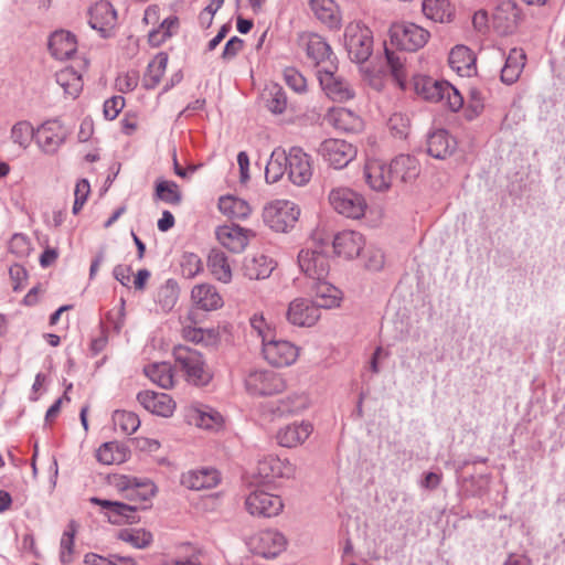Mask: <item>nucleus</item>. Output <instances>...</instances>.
I'll return each instance as SVG.
<instances>
[{"label": "nucleus", "instance_id": "obj_41", "mask_svg": "<svg viewBox=\"0 0 565 565\" xmlns=\"http://www.w3.org/2000/svg\"><path fill=\"white\" fill-rule=\"evenodd\" d=\"M180 28V20L177 15L163 19L148 33V43L151 47H159L171 39Z\"/></svg>", "mask_w": 565, "mask_h": 565}, {"label": "nucleus", "instance_id": "obj_13", "mask_svg": "<svg viewBox=\"0 0 565 565\" xmlns=\"http://www.w3.org/2000/svg\"><path fill=\"white\" fill-rule=\"evenodd\" d=\"M321 318V308L312 300L307 298H296L288 305L286 319L299 328H311Z\"/></svg>", "mask_w": 565, "mask_h": 565}, {"label": "nucleus", "instance_id": "obj_7", "mask_svg": "<svg viewBox=\"0 0 565 565\" xmlns=\"http://www.w3.org/2000/svg\"><path fill=\"white\" fill-rule=\"evenodd\" d=\"M318 153L322 160L333 169H343L358 156V148L340 138H328L323 140Z\"/></svg>", "mask_w": 565, "mask_h": 565}, {"label": "nucleus", "instance_id": "obj_19", "mask_svg": "<svg viewBox=\"0 0 565 565\" xmlns=\"http://www.w3.org/2000/svg\"><path fill=\"white\" fill-rule=\"evenodd\" d=\"M296 465L287 458L266 455L257 463V475L265 480L290 479L296 476Z\"/></svg>", "mask_w": 565, "mask_h": 565}, {"label": "nucleus", "instance_id": "obj_36", "mask_svg": "<svg viewBox=\"0 0 565 565\" xmlns=\"http://www.w3.org/2000/svg\"><path fill=\"white\" fill-rule=\"evenodd\" d=\"M275 267L276 262L273 258L258 254L244 259L243 273L249 279H266Z\"/></svg>", "mask_w": 565, "mask_h": 565}, {"label": "nucleus", "instance_id": "obj_56", "mask_svg": "<svg viewBox=\"0 0 565 565\" xmlns=\"http://www.w3.org/2000/svg\"><path fill=\"white\" fill-rule=\"evenodd\" d=\"M156 195L161 201L169 204H179L181 202V192L178 185L171 181H160L156 186Z\"/></svg>", "mask_w": 565, "mask_h": 565}, {"label": "nucleus", "instance_id": "obj_18", "mask_svg": "<svg viewBox=\"0 0 565 565\" xmlns=\"http://www.w3.org/2000/svg\"><path fill=\"white\" fill-rule=\"evenodd\" d=\"M188 422L198 428L218 431L224 426L222 414L209 405L193 403L186 407Z\"/></svg>", "mask_w": 565, "mask_h": 565}, {"label": "nucleus", "instance_id": "obj_40", "mask_svg": "<svg viewBox=\"0 0 565 565\" xmlns=\"http://www.w3.org/2000/svg\"><path fill=\"white\" fill-rule=\"evenodd\" d=\"M525 61L526 55L522 49H512L501 70V81L508 85L515 83L524 68Z\"/></svg>", "mask_w": 565, "mask_h": 565}, {"label": "nucleus", "instance_id": "obj_22", "mask_svg": "<svg viewBox=\"0 0 565 565\" xmlns=\"http://www.w3.org/2000/svg\"><path fill=\"white\" fill-rule=\"evenodd\" d=\"M364 178L367 185L379 192L391 188L393 173L390 164L375 158H369L364 166Z\"/></svg>", "mask_w": 565, "mask_h": 565}, {"label": "nucleus", "instance_id": "obj_4", "mask_svg": "<svg viewBox=\"0 0 565 565\" xmlns=\"http://www.w3.org/2000/svg\"><path fill=\"white\" fill-rule=\"evenodd\" d=\"M418 95L430 102H444L452 111H458L463 105L459 90L447 82L434 81L429 77H418L415 81Z\"/></svg>", "mask_w": 565, "mask_h": 565}, {"label": "nucleus", "instance_id": "obj_58", "mask_svg": "<svg viewBox=\"0 0 565 565\" xmlns=\"http://www.w3.org/2000/svg\"><path fill=\"white\" fill-rule=\"evenodd\" d=\"M90 194V184L86 179L77 181L74 190L73 213L78 214Z\"/></svg>", "mask_w": 565, "mask_h": 565}, {"label": "nucleus", "instance_id": "obj_2", "mask_svg": "<svg viewBox=\"0 0 565 565\" xmlns=\"http://www.w3.org/2000/svg\"><path fill=\"white\" fill-rule=\"evenodd\" d=\"M173 356L175 365L184 373L189 383L204 386L212 380V373L199 351L185 345H177L173 349Z\"/></svg>", "mask_w": 565, "mask_h": 565}, {"label": "nucleus", "instance_id": "obj_21", "mask_svg": "<svg viewBox=\"0 0 565 565\" xmlns=\"http://www.w3.org/2000/svg\"><path fill=\"white\" fill-rule=\"evenodd\" d=\"M326 120L334 129L347 134H359L364 129L363 118L345 107H333L326 114Z\"/></svg>", "mask_w": 565, "mask_h": 565}, {"label": "nucleus", "instance_id": "obj_38", "mask_svg": "<svg viewBox=\"0 0 565 565\" xmlns=\"http://www.w3.org/2000/svg\"><path fill=\"white\" fill-rule=\"evenodd\" d=\"M300 43L306 49L307 56L316 64L329 58L331 49L324 39L316 33H303Z\"/></svg>", "mask_w": 565, "mask_h": 565}, {"label": "nucleus", "instance_id": "obj_15", "mask_svg": "<svg viewBox=\"0 0 565 565\" xmlns=\"http://www.w3.org/2000/svg\"><path fill=\"white\" fill-rule=\"evenodd\" d=\"M254 236L253 230L233 223L220 225L215 228L216 241L231 253L238 254L245 250Z\"/></svg>", "mask_w": 565, "mask_h": 565}, {"label": "nucleus", "instance_id": "obj_60", "mask_svg": "<svg viewBox=\"0 0 565 565\" xmlns=\"http://www.w3.org/2000/svg\"><path fill=\"white\" fill-rule=\"evenodd\" d=\"M139 83V73L135 70L119 74L116 78V87L121 93L134 90Z\"/></svg>", "mask_w": 565, "mask_h": 565}, {"label": "nucleus", "instance_id": "obj_3", "mask_svg": "<svg viewBox=\"0 0 565 565\" xmlns=\"http://www.w3.org/2000/svg\"><path fill=\"white\" fill-rule=\"evenodd\" d=\"M343 44L353 62L363 63L372 55L373 33L361 21H352L344 29Z\"/></svg>", "mask_w": 565, "mask_h": 565}, {"label": "nucleus", "instance_id": "obj_48", "mask_svg": "<svg viewBox=\"0 0 565 565\" xmlns=\"http://www.w3.org/2000/svg\"><path fill=\"white\" fill-rule=\"evenodd\" d=\"M287 169V154L285 150L275 149L266 164L265 179L268 183L278 182Z\"/></svg>", "mask_w": 565, "mask_h": 565}, {"label": "nucleus", "instance_id": "obj_1", "mask_svg": "<svg viewBox=\"0 0 565 565\" xmlns=\"http://www.w3.org/2000/svg\"><path fill=\"white\" fill-rule=\"evenodd\" d=\"M327 201L334 213L345 218L360 220L367 210V202L364 195L345 185L331 188L328 192Z\"/></svg>", "mask_w": 565, "mask_h": 565}, {"label": "nucleus", "instance_id": "obj_17", "mask_svg": "<svg viewBox=\"0 0 565 565\" xmlns=\"http://www.w3.org/2000/svg\"><path fill=\"white\" fill-rule=\"evenodd\" d=\"M138 403L152 415L170 418L177 409V403L171 395L151 390H145L137 394Z\"/></svg>", "mask_w": 565, "mask_h": 565}, {"label": "nucleus", "instance_id": "obj_42", "mask_svg": "<svg viewBox=\"0 0 565 565\" xmlns=\"http://www.w3.org/2000/svg\"><path fill=\"white\" fill-rule=\"evenodd\" d=\"M426 18L440 23L450 22L455 9L448 0H424L422 4Z\"/></svg>", "mask_w": 565, "mask_h": 565}, {"label": "nucleus", "instance_id": "obj_39", "mask_svg": "<svg viewBox=\"0 0 565 565\" xmlns=\"http://www.w3.org/2000/svg\"><path fill=\"white\" fill-rule=\"evenodd\" d=\"M309 4L317 19L331 29H339L341 13L334 0H310Z\"/></svg>", "mask_w": 565, "mask_h": 565}, {"label": "nucleus", "instance_id": "obj_14", "mask_svg": "<svg viewBox=\"0 0 565 565\" xmlns=\"http://www.w3.org/2000/svg\"><path fill=\"white\" fill-rule=\"evenodd\" d=\"M286 154L289 180L297 186L308 184L313 174L311 157L299 147L290 148Z\"/></svg>", "mask_w": 565, "mask_h": 565}, {"label": "nucleus", "instance_id": "obj_59", "mask_svg": "<svg viewBox=\"0 0 565 565\" xmlns=\"http://www.w3.org/2000/svg\"><path fill=\"white\" fill-rule=\"evenodd\" d=\"M284 79L285 83L297 93H302L307 88L306 78L294 67L285 68Z\"/></svg>", "mask_w": 565, "mask_h": 565}, {"label": "nucleus", "instance_id": "obj_61", "mask_svg": "<svg viewBox=\"0 0 565 565\" xmlns=\"http://www.w3.org/2000/svg\"><path fill=\"white\" fill-rule=\"evenodd\" d=\"M268 109L274 114H282L287 106V98L280 88L275 87L274 92H269L266 99Z\"/></svg>", "mask_w": 565, "mask_h": 565}, {"label": "nucleus", "instance_id": "obj_16", "mask_svg": "<svg viewBox=\"0 0 565 565\" xmlns=\"http://www.w3.org/2000/svg\"><path fill=\"white\" fill-rule=\"evenodd\" d=\"M89 502L100 507L104 510V516L111 524H131L138 522L139 520L136 507H131L129 503L125 501L104 500L97 497H92L89 499Z\"/></svg>", "mask_w": 565, "mask_h": 565}, {"label": "nucleus", "instance_id": "obj_57", "mask_svg": "<svg viewBox=\"0 0 565 565\" xmlns=\"http://www.w3.org/2000/svg\"><path fill=\"white\" fill-rule=\"evenodd\" d=\"M76 533V525L74 522H71L67 529L64 531L61 539V552L60 558L64 564L71 563L73 559V551H74V536Z\"/></svg>", "mask_w": 565, "mask_h": 565}, {"label": "nucleus", "instance_id": "obj_53", "mask_svg": "<svg viewBox=\"0 0 565 565\" xmlns=\"http://www.w3.org/2000/svg\"><path fill=\"white\" fill-rule=\"evenodd\" d=\"M250 327L262 340V345L277 337L276 328L268 322L262 313H255L250 318Z\"/></svg>", "mask_w": 565, "mask_h": 565}, {"label": "nucleus", "instance_id": "obj_64", "mask_svg": "<svg viewBox=\"0 0 565 565\" xmlns=\"http://www.w3.org/2000/svg\"><path fill=\"white\" fill-rule=\"evenodd\" d=\"M125 107V98L121 96H113L104 103V116L108 120L117 118Z\"/></svg>", "mask_w": 565, "mask_h": 565}, {"label": "nucleus", "instance_id": "obj_6", "mask_svg": "<svg viewBox=\"0 0 565 565\" xmlns=\"http://www.w3.org/2000/svg\"><path fill=\"white\" fill-rule=\"evenodd\" d=\"M430 33L413 22H396L390 28L391 44L408 52L423 49L429 41Z\"/></svg>", "mask_w": 565, "mask_h": 565}, {"label": "nucleus", "instance_id": "obj_33", "mask_svg": "<svg viewBox=\"0 0 565 565\" xmlns=\"http://www.w3.org/2000/svg\"><path fill=\"white\" fill-rule=\"evenodd\" d=\"M448 63L460 76H471L476 72L475 53L465 45H457L450 51Z\"/></svg>", "mask_w": 565, "mask_h": 565}, {"label": "nucleus", "instance_id": "obj_50", "mask_svg": "<svg viewBox=\"0 0 565 565\" xmlns=\"http://www.w3.org/2000/svg\"><path fill=\"white\" fill-rule=\"evenodd\" d=\"M118 539L136 548H147L153 542V535L145 529H124L119 531Z\"/></svg>", "mask_w": 565, "mask_h": 565}, {"label": "nucleus", "instance_id": "obj_24", "mask_svg": "<svg viewBox=\"0 0 565 565\" xmlns=\"http://www.w3.org/2000/svg\"><path fill=\"white\" fill-rule=\"evenodd\" d=\"M312 431L313 426L310 422H294L278 429L276 440L281 447L295 448L302 445Z\"/></svg>", "mask_w": 565, "mask_h": 565}, {"label": "nucleus", "instance_id": "obj_28", "mask_svg": "<svg viewBox=\"0 0 565 565\" xmlns=\"http://www.w3.org/2000/svg\"><path fill=\"white\" fill-rule=\"evenodd\" d=\"M365 246L363 235L355 231H342L334 236L333 248L339 256L354 258Z\"/></svg>", "mask_w": 565, "mask_h": 565}, {"label": "nucleus", "instance_id": "obj_62", "mask_svg": "<svg viewBox=\"0 0 565 565\" xmlns=\"http://www.w3.org/2000/svg\"><path fill=\"white\" fill-rule=\"evenodd\" d=\"M388 127L395 137L404 138L407 136L409 122L402 114H394L388 119Z\"/></svg>", "mask_w": 565, "mask_h": 565}, {"label": "nucleus", "instance_id": "obj_47", "mask_svg": "<svg viewBox=\"0 0 565 565\" xmlns=\"http://www.w3.org/2000/svg\"><path fill=\"white\" fill-rule=\"evenodd\" d=\"M127 457V449L115 441L103 444L96 451V458L103 465H119L125 462Z\"/></svg>", "mask_w": 565, "mask_h": 565}, {"label": "nucleus", "instance_id": "obj_23", "mask_svg": "<svg viewBox=\"0 0 565 565\" xmlns=\"http://www.w3.org/2000/svg\"><path fill=\"white\" fill-rule=\"evenodd\" d=\"M522 20L521 9L514 1L501 2L492 18L493 28L501 34L513 33Z\"/></svg>", "mask_w": 565, "mask_h": 565}, {"label": "nucleus", "instance_id": "obj_26", "mask_svg": "<svg viewBox=\"0 0 565 565\" xmlns=\"http://www.w3.org/2000/svg\"><path fill=\"white\" fill-rule=\"evenodd\" d=\"M190 298L192 303L203 311L218 310L224 305L223 297L217 288L207 282L193 286Z\"/></svg>", "mask_w": 565, "mask_h": 565}, {"label": "nucleus", "instance_id": "obj_46", "mask_svg": "<svg viewBox=\"0 0 565 565\" xmlns=\"http://www.w3.org/2000/svg\"><path fill=\"white\" fill-rule=\"evenodd\" d=\"M56 83L63 88L64 93L72 98H76L83 89V79L81 74L72 67H65L56 73Z\"/></svg>", "mask_w": 565, "mask_h": 565}, {"label": "nucleus", "instance_id": "obj_52", "mask_svg": "<svg viewBox=\"0 0 565 565\" xmlns=\"http://www.w3.org/2000/svg\"><path fill=\"white\" fill-rule=\"evenodd\" d=\"M33 138L35 139V129L29 121L22 120L13 125L11 129V139L20 148L26 149Z\"/></svg>", "mask_w": 565, "mask_h": 565}, {"label": "nucleus", "instance_id": "obj_27", "mask_svg": "<svg viewBox=\"0 0 565 565\" xmlns=\"http://www.w3.org/2000/svg\"><path fill=\"white\" fill-rule=\"evenodd\" d=\"M181 334L185 341L195 344L215 345L220 340L217 329H203L195 326L193 315H188L182 321Z\"/></svg>", "mask_w": 565, "mask_h": 565}, {"label": "nucleus", "instance_id": "obj_49", "mask_svg": "<svg viewBox=\"0 0 565 565\" xmlns=\"http://www.w3.org/2000/svg\"><path fill=\"white\" fill-rule=\"evenodd\" d=\"M315 296L316 303L320 308H333L339 306L341 300V291L334 286L323 281L318 280L315 287Z\"/></svg>", "mask_w": 565, "mask_h": 565}, {"label": "nucleus", "instance_id": "obj_12", "mask_svg": "<svg viewBox=\"0 0 565 565\" xmlns=\"http://www.w3.org/2000/svg\"><path fill=\"white\" fill-rule=\"evenodd\" d=\"M68 136L67 127L58 119H49L35 129V142L49 154L55 153Z\"/></svg>", "mask_w": 565, "mask_h": 565}, {"label": "nucleus", "instance_id": "obj_8", "mask_svg": "<svg viewBox=\"0 0 565 565\" xmlns=\"http://www.w3.org/2000/svg\"><path fill=\"white\" fill-rule=\"evenodd\" d=\"M301 348L294 342L275 338L270 342L262 345V355L271 366L277 369L294 365L300 356Z\"/></svg>", "mask_w": 565, "mask_h": 565}, {"label": "nucleus", "instance_id": "obj_63", "mask_svg": "<svg viewBox=\"0 0 565 565\" xmlns=\"http://www.w3.org/2000/svg\"><path fill=\"white\" fill-rule=\"evenodd\" d=\"M9 249L18 257H24L29 254L31 245L24 235L14 234L9 242Z\"/></svg>", "mask_w": 565, "mask_h": 565}, {"label": "nucleus", "instance_id": "obj_43", "mask_svg": "<svg viewBox=\"0 0 565 565\" xmlns=\"http://www.w3.org/2000/svg\"><path fill=\"white\" fill-rule=\"evenodd\" d=\"M169 56L166 52H159L154 55L149 62L143 75V86L146 88H154L161 83L166 74Z\"/></svg>", "mask_w": 565, "mask_h": 565}, {"label": "nucleus", "instance_id": "obj_29", "mask_svg": "<svg viewBox=\"0 0 565 565\" xmlns=\"http://www.w3.org/2000/svg\"><path fill=\"white\" fill-rule=\"evenodd\" d=\"M157 494L156 484L149 480H137L136 484L131 487L124 500L131 507H136V511L145 510L149 508L152 499Z\"/></svg>", "mask_w": 565, "mask_h": 565}, {"label": "nucleus", "instance_id": "obj_31", "mask_svg": "<svg viewBox=\"0 0 565 565\" xmlns=\"http://www.w3.org/2000/svg\"><path fill=\"white\" fill-rule=\"evenodd\" d=\"M49 49L55 58L66 60L76 53L77 40L68 31H55L50 38Z\"/></svg>", "mask_w": 565, "mask_h": 565}, {"label": "nucleus", "instance_id": "obj_35", "mask_svg": "<svg viewBox=\"0 0 565 565\" xmlns=\"http://www.w3.org/2000/svg\"><path fill=\"white\" fill-rule=\"evenodd\" d=\"M456 146V140L444 129L431 132L427 138V152L436 159L450 157Z\"/></svg>", "mask_w": 565, "mask_h": 565}, {"label": "nucleus", "instance_id": "obj_20", "mask_svg": "<svg viewBox=\"0 0 565 565\" xmlns=\"http://www.w3.org/2000/svg\"><path fill=\"white\" fill-rule=\"evenodd\" d=\"M298 264L300 269L312 279L322 280L329 273L328 256L319 249H301Z\"/></svg>", "mask_w": 565, "mask_h": 565}, {"label": "nucleus", "instance_id": "obj_34", "mask_svg": "<svg viewBox=\"0 0 565 565\" xmlns=\"http://www.w3.org/2000/svg\"><path fill=\"white\" fill-rule=\"evenodd\" d=\"M218 482L220 476L215 469L190 470L181 476V483L192 490L211 489Z\"/></svg>", "mask_w": 565, "mask_h": 565}, {"label": "nucleus", "instance_id": "obj_51", "mask_svg": "<svg viewBox=\"0 0 565 565\" xmlns=\"http://www.w3.org/2000/svg\"><path fill=\"white\" fill-rule=\"evenodd\" d=\"M113 424L116 430L124 435L134 434L140 426L138 415L129 411H115L113 414Z\"/></svg>", "mask_w": 565, "mask_h": 565}, {"label": "nucleus", "instance_id": "obj_32", "mask_svg": "<svg viewBox=\"0 0 565 565\" xmlns=\"http://www.w3.org/2000/svg\"><path fill=\"white\" fill-rule=\"evenodd\" d=\"M320 83L327 95L335 102H345L354 97L351 85L340 76L326 72L320 76Z\"/></svg>", "mask_w": 565, "mask_h": 565}, {"label": "nucleus", "instance_id": "obj_54", "mask_svg": "<svg viewBox=\"0 0 565 565\" xmlns=\"http://www.w3.org/2000/svg\"><path fill=\"white\" fill-rule=\"evenodd\" d=\"M385 55L394 79L396 81L399 88L404 89L407 78L404 61L399 55L391 52L388 49H385Z\"/></svg>", "mask_w": 565, "mask_h": 565}, {"label": "nucleus", "instance_id": "obj_45", "mask_svg": "<svg viewBox=\"0 0 565 565\" xmlns=\"http://www.w3.org/2000/svg\"><path fill=\"white\" fill-rule=\"evenodd\" d=\"M393 175L401 178L403 182L413 181L419 174L418 161L408 154H401L391 162Z\"/></svg>", "mask_w": 565, "mask_h": 565}, {"label": "nucleus", "instance_id": "obj_9", "mask_svg": "<svg viewBox=\"0 0 565 565\" xmlns=\"http://www.w3.org/2000/svg\"><path fill=\"white\" fill-rule=\"evenodd\" d=\"M286 536L273 529L262 530L248 540L250 552L264 558H274L281 554L287 547Z\"/></svg>", "mask_w": 565, "mask_h": 565}, {"label": "nucleus", "instance_id": "obj_30", "mask_svg": "<svg viewBox=\"0 0 565 565\" xmlns=\"http://www.w3.org/2000/svg\"><path fill=\"white\" fill-rule=\"evenodd\" d=\"M218 211L230 220H246L253 212L250 204L236 195H222L217 202Z\"/></svg>", "mask_w": 565, "mask_h": 565}, {"label": "nucleus", "instance_id": "obj_11", "mask_svg": "<svg viewBox=\"0 0 565 565\" xmlns=\"http://www.w3.org/2000/svg\"><path fill=\"white\" fill-rule=\"evenodd\" d=\"M245 508L253 516L273 518L280 514L284 501L278 494L256 489L246 497Z\"/></svg>", "mask_w": 565, "mask_h": 565}, {"label": "nucleus", "instance_id": "obj_25", "mask_svg": "<svg viewBox=\"0 0 565 565\" xmlns=\"http://www.w3.org/2000/svg\"><path fill=\"white\" fill-rule=\"evenodd\" d=\"M89 24L108 36L117 24V12L108 1H98L89 9Z\"/></svg>", "mask_w": 565, "mask_h": 565}, {"label": "nucleus", "instance_id": "obj_55", "mask_svg": "<svg viewBox=\"0 0 565 565\" xmlns=\"http://www.w3.org/2000/svg\"><path fill=\"white\" fill-rule=\"evenodd\" d=\"M180 267L182 276L188 279H193L203 271V263L199 255L189 252L181 256Z\"/></svg>", "mask_w": 565, "mask_h": 565}, {"label": "nucleus", "instance_id": "obj_5", "mask_svg": "<svg viewBox=\"0 0 565 565\" xmlns=\"http://www.w3.org/2000/svg\"><path fill=\"white\" fill-rule=\"evenodd\" d=\"M300 216V207L289 200H274L265 205L263 220L273 231L286 233L294 228Z\"/></svg>", "mask_w": 565, "mask_h": 565}, {"label": "nucleus", "instance_id": "obj_44", "mask_svg": "<svg viewBox=\"0 0 565 565\" xmlns=\"http://www.w3.org/2000/svg\"><path fill=\"white\" fill-rule=\"evenodd\" d=\"M145 375L154 384L169 390L174 386V373L168 362H157L147 365L143 370Z\"/></svg>", "mask_w": 565, "mask_h": 565}, {"label": "nucleus", "instance_id": "obj_37", "mask_svg": "<svg viewBox=\"0 0 565 565\" xmlns=\"http://www.w3.org/2000/svg\"><path fill=\"white\" fill-rule=\"evenodd\" d=\"M206 266L214 279L222 284H230L233 278L232 267L228 257L224 252L213 248L206 260Z\"/></svg>", "mask_w": 565, "mask_h": 565}, {"label": "nucleus", "instance_id": "obj_10", "mask_svg": "<svg viewBox=\"0 0 565 565\" xmlns=\"http://www.w3.org/2000/svg\"><path fill=\"white\" fill-rule=\"evenodd\" d=\"M245 387L255 396L275 395L285 390V381L274 371L254 370L246 376Z\"/></svg>", "mask_w": 565, "mask_h": 565}]
</instances>
